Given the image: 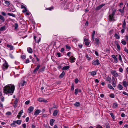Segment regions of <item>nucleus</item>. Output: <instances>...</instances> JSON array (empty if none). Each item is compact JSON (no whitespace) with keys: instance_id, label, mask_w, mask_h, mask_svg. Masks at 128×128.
I'll list each match as a JSON object with an SVG mask.
<instances>
[{"instance_id":"f257e3e1","label":"nucleus","mask_w":128,"mask_h":128,"mask_svg":"<svg viewBox=\"0 0 128 128\" xmlns=\"http://www.w3.org/2000/svg\"><path fill=\"white\" fill-rule=\"evenodd\" d=\"M15 86L14 84H9L4 86L3 88L4 93L6 94L8 93L12 95L14 90Z\"/></svg>"},{"instance_id":"f03ea898","label":"nucleus","mask_w":128,"mask_h":128,"mask_svg":"<svg viewBox=\"0 0 128 128\" xmlns=\"http://www.w3.org/2000/svg\"><path fill=\"white\" fill-rule=\"evenodd\" d=\"M116 11V9H112V13L111 14H110L109 16V19L110 21H114V16L115 15Z\"/></svg>"},{"instance_id":"7ed1b4c3","label":"nucleus","mask_w":128,"mask_h":128,"mask_svg":"<svg viewBox=\"0 0 128 128\" xmlns=\"http://www.w3.org/2000/svg\"><path fill=\"white\" fill-rule=\"evenodd\" d=\"M122 29L121 30V32L122 33H123L125 31V30L126 28V23L125 22V20H124L122 22Z\"/></svg>"},{"instance_id":"20e7f679","label":"nucleus","mask_w":128,"mask_h":128,"mask_svg":"<svg viewBox=\"0 0 128 128\" xmlns=\"http://www.w3.org/2000/svg\"><path fill=\"white\" fill-rule=\"evenodd\" d=\"M8 67V63L5 61L4 63L3 64L2 66V69L4 70H5L7 69Z\"/></svg>"},{"instance_id":"39448f33","label":"nucleus","mask_w":128,"mask_h":128,"mask_svg":"<svg viewBox=\"0 0 128 128\" xmlns=\"http://www.w3.org/2000/svg\"><path fill=\"white\" fill-rule=\"evenodd\" d=\"M110 72L115 77H117L119 76L118 74L116 72V71L115 70H112Z\"/></svg>"},{"instance_id":"423d86ee","label":"nucleus","mask_w":128,"mask_h":128,"mask_svg":"<svg viewBox=\"0 0 128 128\" xmlns=\"http://www.w3.org/2000/svg\"><path fill=\"white\" fill-rule=\"evenodd\" d=\"M92 64L96 66L100 64L99 60L97 59L96 60H94L92 62Z\"/></svg>"},{"instance_id":"0eeeda50","label":"nucleus","mask_w":128,"mask_h":128,"mask_svg":"<svg viewBox=\"0 0 128 128\" xmlns=\"http://www.w3.org/2000/svg\"><path fill=\"white\" fill-rule=\"evenodd\" d=\"M42 112V110H36L34 112V115L35 116H37L39 114Z\"/></svg>"},{"instance_id":"6e6552de","label":"nucleus","mask_w":128,"mask_h":128,"mask_svg":"<svg viewBox=\"0 0 128 128\" xmlns=\"http://www.w3.org/2000/svg\"><path fill=\"white\" fill-rule=\"evenodd\" d=\"M37 67L36 68L33 70V72L35 74L36 72V71L38 70L40 66V64H38L37 65Z\"/></svg>"},{"instance_id":"1a4fd4ad","label":"nucleus","mask_w":128,"mask_h":128,"mask_svg":"<svg viewBox=\"0 0 128 128\" xmlns=\"http://www.w3.org/2000/svg\"><path fill=\"white\" fill-rule=\"evenodd\" d=\"M69 60H70V62H74L75 61L76 58L72 56L70 57Z\"/></svg>"},{"instance_id":"9d476101","label":"nucleus","mask_w":128,"mask_h":128,"mask_svg":"<svg viewBox=\"0 0 128 128\" xmlns=\"http://www.w3.org/2000/svg\"><path fill=\"white\" fill-rule=\"evenodd\" d=\"M38 100L40 102H48L46 100H45L44 99L42 98H39Z\"/></svg>"},{"instance_id":"9b49d317","label":"nucleus","mask_w":128,"mask_h":128,"mask_svg":"<svg viewBox=\"0 0 128 128\" xmlns=\"http://www.w3.org/2000/svg\"><path fill=\"white\" fill-rule=\"evenodd\" d=\"M112 58L114 59V62L117 63L118 62V59L116 56L114 55H112Z\"/></svg>"},{"instance_id":"f8f14e48","label":"nucleus","mask_w":128,"mask_h":128,"mask_svg":"<svg viewBox=\"0 0 128 128\" xmlns=\"http://www.w3.org/2000/svg\"><path fill=\"white\" fill-rule=\"evenodd\" d=\"M105 5V4H101L99 6H98L96 8V10H98L100 9L101 8H102L103 6H104Z\"/></svg>"},{"instance_id":"ddd939ff","label":"nucleus","mask_w":128,"mask_h":128,"mask_svg":"<svg viewBox=\"0 0 128 128\" xmlns=\"http://www.w3.org/2000/svg\"><path fill=\"white\" fill-rule=\"evenodd\" d=\"M89 73L91 74V75L92 76H95L96 74V70H94L92 72H89Z\"/></svg>"},{"instance_id":"4468645a","label":"nucleus","mask_w":128,"mask_h":128,"mask_svg":"<svg viewBox=\"0 0 128 128\" xmlns=\"http://www.w3.org/2000/svg\"><path fill=\"white\" fill-rule=\"evenodd\" d=\"M34 109V108L32 106L28 108V111L29 113L31 112H32Z\"/></svg>"},{"instance_id":"2eb2a0df","label":"nucleus","mask_w":128,"mask_h":128,"mask_svg":"<svg viewBox=\"0 0 128 128\" xmlns=\"http://www.w3.org/2000/svg\"><path fill=\"white\" fill-rule=\"evenodd\" d=\"M122 84L123 86L125 87H126L128 85V83L126 81H123L122 82Z\"/></svg>"},{"instance_id":"dca6fc26","label":"nucleus","mask_w":128,"mask_h":128,"mask_svg":"<svg viewBox=\"0 0 128 128\" xmlns=\"http://www.w3.org/2000/svg\"><path fill=\"white\" fill-rule=\"evenodd\" d=\"M26 83V82L24 80H23L21 81L19 83V85H20L22 86H24V85Z\"/></svg>"},{"instance_id":"f3484780","label":"nucleus","mask_w":128,"mask_h":128,"mask_svg":"<svg viewBox=\"0 0 128 128\" xmlns=\"http://www.w3.org/2000/svg\"><path fill=\"white\" fill-rule=\"evenodd\" d=\"M95 43L96 45L100 43V40L98 38H96L95 39Z\"/></svg>"},{"instance_id":"a211bd4d","label":"nucleus","mask_w":128,"mask_h":128,"mask_svg":"<svg viewBox=\"0 0 128 128\" xmlns=\"http://www.w3.org/2000/svg\"><path fill=\"white\" fill-rule=\"evenodd\" d=\"M118 104L116 102L114 103L113 104L112 106L114 108H116L118 107Z\"/></svg>"},{"instance_id":"6ab92c4d","label":"nucleus","mask_w":128,"mask_h":128,"mask_svg":"<svg viewBox=\"0 0 128 128\" xmlns=\"http://www.w3.org/2000/svg\"><path fill=\"white\" fill-rule=\"evenodd\" d=\"M70 68V66H64L62 68V70H67L68 69Z\"/></svg>"},{"instance_id":"aec40b11","label":"nucleus","mask_w":128,"mask_h":128,"mask_svg":"<svg viewBox=\"0 0 128 128\" xmlns=\"http://www.w3.org/2000/svg\"><path fill=\"white\" fill-rule=\"evenodd\" d=\"M6 26H3L0 28V31H2L6 30Z\"/></svg>"},{"instance_id":"412c9836","label":"nucleus","mask_w":128,"mask_h":128,"mask_svg":"<svg viewBox=\"0 0 128 128\" xmlns=\"http://www.w3.org/2000/svg\"><path fill=\"white\" fill-rule=\"evenodd\" d=\"M7 46L8 48H10V50H12L13 49L14 47L12 45L9 44H7Z\"/></svg>"},{"instance_id":"4be33fe9","label":"nucleus","mask_w":128,"mask_h":128,"mask_svg":"<svg viewBox=\"0 0 128 128\" xmlns=\"http://www.w3.org/2000/svg\"><path fill=\"white\" fill-rule=\"evenodd\" d=\"M27 50L28 52L30 53H32V49L30 47H28L27 49Z\"/></svg>"},{"instance_id":"5701e85b","label":"nucleus","mask_w":128,"mask_h":128,"mask_svg":"<svg viewBox=\"0 0 128 128\" xmlns=\"http://www.w3.org/2000/svg\"><path fill=\"white\" fill-rule=\"evenodd\" d=\"M58 111L57 110H55L54 111L53 113V115L54 116H56L58 114Z\"/></svg>"},{"instance_id":"b1692460","label":"nucleus","mask_w":128,"mask_h":128,"mask_svg":"<svg viewBox=\"0 0 128 128\" xmlns=\"http://www.w3.org/2000/svg\"><path fill=\"white\" fill-rule=\"evenodd\" d=\"M45 66H44L42 68L40 69L39 70L38 72H42L44 71L45 69Z\"/></svg>"},{"instance_id":"393cba45","label":"nucleus","mask_w":128,"mask_h":128,"mask_svg":"<svg viewBox=\"0 0 128 128\" xmlns=\"http://www.w3.org/2000/svg\"><path fill=\"white\" fill-rule=\"evenodd\" d=\"M16 122H15V120L13 121V123L10 124V125L13 127H15L16 126Z\"/></svg>"},{"instance_id":"a878e982","label":"nucleus","mask_w":128,"mask_h":128,"mask_svg":"<svg viewBox=\"0 0 128 128\" xmlns=\"http://www.w3.org/2000/svg\"><path fill=\"white\" fill-rule=\"evenodd\" d=\"M119 90H121L123 88L122 86L120 84H119L117 86Z\"/></svg>"},{"instance_id":"bb28decb","label":"nucleus","mask_w":128,"mask_h":128,"mask_svg":"<svg viewBox=\"0 0 128 128\" xmlns=\"http://www.w3.org/2000/svg\"><path fill=\"white\" fill-rule=\"evenodd\" d=\"M15 122L16 124H18L20 125V124L22 122V120H18L16 121L15 120Z\"/></svg>"},{"instance_id":"cd10ccee","label":"nucleus","mask_w":128,"mask_h":128,"mask_svg":"<svg viewBox=\"0 0 128 128\" xmlns=\"http://www.w3.org/2000/svg\"><path fill=\"white\" fill-rule=\"evenodd\" d=\"M54 121L55 120L53 119H52L50 120V124L51 126H52L53 125V123Z\"/></svg>"},{"instance_id":"c85d7f7f","label":"nucleus","mask_w":128,"mask_h":128,"mask_svg":"<svg viewBox=\"0 0 128 128\" xmlns=\"http://www.w3.org/2000/svg\"><path fill=\"white\" fill-rule=\"evenodd\" d=\"M0 20H1L2 22H4L5 20V19L4 17L0 15Z\"/></svg>"},{"instance_id":"c756f323","label":"nucleus","mask_w":128,"mask_h":128,"mask_svg":"<svg viewBox=\"0 0 128 128\" xmlns=\"http://www.w3.org/2000/svg\"><path fill=\"white\" fill-rule=\"evenodd\" d=\"M106 80L107 81H109V82H110V80H111V78L109 76H107L106 78H105Z\"/></svg>"},{"instance_id":"7c9ffc66","label":"nucleus","mask_w":128,"mask_h":128,"mask_svg":"<svg viewBox=\"0 0 128 128\" xmlns=\"http://www.w3.org/2000/svg\"><path fill=\"white\" fill-rule=\"evenodd\" d=\"M65 74V73L64 71H63L62 72L60 75L59 77L60 78H62L64 76Z\"/></svg>"},{"instance_id":"2f4dec72","label":"nucleus","mask_w":128,"mask_h":128,"mask_svg":"<svg viewBox=\"0 0 128 128\" xmlns=\"http://www.w3.org/2000/svg\"><path fill=\"white\" fill-rule=\"evenodd\" d=\"M36 36H34V40L36 42L38 43L40 42V38H39V39L37 40V41H36Z\"/></svg>"},{"instance_id":"473e14b6","label":"nucleus","mask_w":128,"mask_h":128,"mask_svg":"<svg viewBox=\"0 0 128 128\" xmlns=\"http://www.w3.org/2000/svg\"><path fill=\"white\" fill-rule=\"evenodd\" d=\"M95 31L94 30L92 32V38L93 41L94 40V36L95 33Z\"/></svg>"},{"instance_id":"72a5a7b5","label":"nucleus","mask_w":128,"mask_h":128,"mask_svg":"<svg viewBox=\"0 0 128 128\" xmlns=\"http://www.w3.org/2000/svg\"><path fill=\"white\" fill-rule=\"evenodd\" d=\"M80 102H75L74 104V105L76 106H80Z\"/></svg>"},{"instance_id":"f704fd0d","label":"nucleus","mask_w":128,"mask_h":128,"mask_svg":"<svg viewBox=\"0 0 128 128\" xmlns=\"http://www.w3.org/2000/svg\"><path fill=\"white\" fill-rule=\"evenodd\" d=\"M114 36L115 38L118 39H119L120 38L119 36L116 33L115 34Z\"/></svg>"},{"instance_id":"c9c22d12","label":"nucleus","mask_w":128,"mask_h":128,"mask_svg":"<svg viewBox=\"0 0 128 128\" xmlns=\"http://www.w3.org/2000/svg\"><path fill=\"white\" fill-rule=\"evenodd\" d=\"M108 87L111 89L114 90V88L112 87V86L110 84H108Z\"/></svg>"},{"instance_id":"e433bc0d","label":"nucleus","mask_w":128,"mask_h":128,"mask_svg":"<svg viewBox=\"0 0 128 128\" xmlns=\"http://www.w3.org/2000/svg\"><path fill=\"white\" fill-rule=\"evenodd\" d=\"M5 1V4L7 6H8L10 4V2L9 1H6L5 0H4Z\"/></svg>"},{"instance_id":"4c0bfd02","label":"nucleus","mask_w":128,"mask_h":128,"mask_svg":"<svg viewBox=\"0 0 128 128\" xmlns=\"http://www.w3.org/2000/svg\"><path fill=\"white\" fill-rule=\"evenodd\" d=\"M8 14L9 16H11L13 17H15V15L12 13H8Z\"/></svg>"},{"instance_id":"58836bf2","label":"nucleus","mask_w":128,"mask_h":128,"mask_svg":"<svg viewBox=\"0 0 128 128\" xmlns=\"http://www.w3.org/2000/svg\"><path fill=\"white\" fill-rule=\"evenodd\" d=\"M109 96L110 98H114V95L113 94H111L109 95Z\"/></svg>"},{"instance_id":"ea45409f","label":"nucleus","mask_w":128,"mask_h":128,"mask_svg":"<svg viewBox=\"0 0 128 128\" xmlns=\"http://www.w3.org/2000/svg\"><path fill=\"white\" fill-rule=\"evenodd\" d=\"M122 43L124 45H125L126 44V42L125 40H122L121 41Z\"/></svg>"},{"instance_id":"a19ab883","label":"nucleus","mask_w":128,"mask_h":128,"mask_svg":"<svg viewBox=\"0 0 128 128\" xmlns=\"http://www.w3.org/2000/svg\"><path fill=\"white\" fill-rule=\"evenodd\" d=\"M21 57L22 59L24 60L26 58V56L25 55H22Z\"/></svg>"},{"instance_id":"79ce46f5","label":"nucleus","mask_w":128,"mask_h":128,"mask_svg":"<svg viewBox=\"0 0 128 128\" xmlns=\"http://www.w3.org/2000/svg\"><path fill=\"white\" fill-rule=\"evenodd\" d=\"M110 114L111 116L113 118V119H114V114H113L112 113H110Z\"/></svg>"},{"instance_id":"37998d69","label":"nucleus","mask_w":128,"mask_h":128,"mask_svg":"<svg viewBox=\"0 0 128 128\" xmlns=\"http://www.w3.org/2000/svg\"><path fill=\"white\" fill-rule=\"evenodd\" d=\"M78 88H76L75 90L74 94L76 95L78 94Z\"/></svg>"},{"instance_id":"c03bdc74","label":"nucleus","mask_w":128,"mask_h":128,"mask_svg":"<svg viewBox=\"0 0 128 128\" xmlns=\"http://www.w3.org/2000/svg\"><path fill=\"white\" fill-rule=\"evenodd\" d=\"M112 85L114 87H115L116 86V81H112Z\"/></svg>"},{"instance_id":"a18cd8bd","label":"nucleus","mask_w":128,"mask_h":128,"mask_svg":"<svg viewBox=\"0 0 128 128\" xmlns=\"http://www.w3.org/2000/svg\"><path fill=\"white\" fill-rule=\"evenodd\" d=\"M74 89V84H72L71 86V90H72Z\"/></svg>"},{"instance_id":"49530a36","label":"nucleus","mask_w":128,"mask_h":128,"mask_svg":"<svg viewBox=\"0 0 128 128\" xmlns=\"http://www.w3.org/2000/svg\"><path fill=\"white\" fill-rule=\"evenodd\" d=\"M53 8V7H51L47 8H46V9L47 10H52V9Z\"/></svg>"},{"instance_id":"de8ad7c7","label":"nucleus","mask_w":128,"mask_h":128,"mask_svg":"<svg viewBox=\"0 0 128 128\" xmlns=\"http://www.w3.org/2000/svg\"><path fill=\"white\" fill-rule=\"evenodd\" d=\"M118 59L120 62H121L122 61L121 56L119 54L118 55Z\"/></svg>"},{"instance_id":"09e8293b","label":"nucleus","mask_w":128,"mask_h":128,"mask_svg":"<svg viewBox=\"0 0 128 128\" xmlns=\"http://www.w3.org/2000/svg\"><path fill=\"white\" fill-rule=\"evenodd\" d=\"M116 46L118 50H120V47L119 45L117 44H116Z\"/></svg>"},{"instance_id":"8fccbe9b","label":"nucleus","mask_w":128,"mask_h":128,"mask_svg":"<svg viewBox=\"0 0 128 128\" xmlns=\"http://www.w3.org/2000/svg\"><path fill=\"white\" fill-rule=\"evenodd\" d=\"M66 46L67 49L70 50V47L69 46L66 45Z\"/></svg>"},{"instance_id":"3c124183","label":"nucleus","mask_w":128,"mask_h":128,"mask_svg":"<svg viewBox=\"0 0 128 128\" xmlns=\"http://www.w3.org/2000/svg\"><path fill=\"white\" fill-rule=\"evenodd\" d=\"M119 72H122L123 71V69L122 68H120L119 69Z\"/></svg>"},{"instance_id":"603ef678","label":"nucleus","mask_w":128,"mask_h":128,"mask_svg":"<svg viewBox=\"0 0 128 128\" xmlns=\"http://www.w3.org/2000/svg\"><path fill=\"white\" fill-rule=\"evenodd\" d=\"M118 11L120 12L121 13L123 14L124 12V11H123V10L119 9L118 10Z\"/></svg>"},{"instance_id":"864d4df0","label":"nucleus","mask_w":128,"mask_h":128,"mask_svg":"<svg viewBox=\"0 0 128 128\" xmlns=\"http://www.w3.org/2000/svg\"><path fill=\"white\" fill-rule=\"evenodd\" d=\"M56 55L58 57H60V53L59 52H57L56 53Z\"/></svg>"},{"instance_id":"5fc2aeb1","label":"nucleus","mask_w":128,"mask_h":128,"mask_svg":"<svg viewBox=\"0 0 128 128\" xmlns=\"http://www.w3.org/2000/svg\"><path fill=\"white\" fill-rule=\"evenodd\" d=\"M90 42H89L86 41L85 42V44L86 46H88Z\"/></svg>"},{"instance_id":"6e6d98bb","label":"nucleus","mask_w":128,"mask_h":128,"mask_svg":"<svg viewBox=\"0 0 128 128\" xmlns=\"http://www.w3.org/2000/svg\"><path fill=\"white\" fill-rule=\"evenodd\" d=\"M30 102V101L29 100H28L26 101L25 102V104H26L27 105L29 104Z\"/></svg>"},{"instance_id":"4d7b16f0","label":"nucleus","mask_w":128,"mask_h":128,"mask_svg":"<svg viewBox=\"0 0 128 128\" xmlns=\"http://www.w3.org/2000/svg\"><path fill=\"white\" fill-rule=\"evenodd\" d=\"M11 112H8L6 113V114L7 115H11Z\"/></svg>"},{"instance_id":"13d9d810","label":"nucleus","mask_w":128,"mask_h":128,"mask_svg":"<svg viewBox=\"0 0 128 128\" xmlns=\"http://www.w3.org/2000/svg\"><path fill=\"white\" fill-rule=\"evenodd\" d=\"M18 27V24H15L14 26V28L15 29H17Z\"/></svg>"},{"instance_id":"bf43d9fd","label":"nucleus","mask_w":128,"mask_h":128,"mask_svg":"<svg viewBox=\"0 0 128 128\" xmlns=\"http://www.w3.org/2000/svg\"><path fill=\"white\" fill-rule=\"evenodd\" d=\"M18 100L17 99H16L15 101H14V104H17L18 103Z\"/></svg>"},{"instance_id":"052dcab7","label":"nucleus","mask_w":128,"mask_h":128,"mask_svg":"<svg viewBox=\"0 0 128 128\" xmlns=\"http://www.w3.org/2000/svg\"><path fill=\"white\" fill-rule=\"evenodd\" d=\"M30 62L28 58L26 60L25 63L27 64Z\"/></svg>"},{"instance_id":"680f3d73","label":"nucleus","mask_w":128,"mask_h":128,"mask_svg":"<svg viewBox=\"0 0 128 128\" xmlns=\"http://www.w3.org/2000/svg\"><path fill=\"white\" fill-rule=\"evenodd\" d=\"M22 127L24 128H26V124H22Z\"/></svg>"},{"instance_id":"e2e57ef3","label":"nucleus","mask_w":128,"mask_h":128,"mask_svg":"<svg viewBox=\"0 0 128 128\" xmlns=\"http://www.w3.org/2000/svg\"><path fill=\"white\" fill-rule=\"evenodd\" d=\"M78 80L77 78H76L75 80V82L76 84L78 82Z\"/></svg>"},{"instance_id":"0e129e2a","label":"nucleus","mask_w":128,"mask_h":128,"mask_svg":"<svg viewBox=\"0 0 128 128\" xmlns=\"http://www.w3.org/2000/svg\"><path fill=\"white\" fill-rule=\"evenodd\" d=\"M78 46L79 48H81L82 47V44H78Z\"/></svg>"},{"instance_id":"69168bd1","label":"nucleus","mask_w":128,"mask_h":128,"mask_svg":"<svg viewBox=\"0 0 128 128\" xmlns=\"http://www.w3.org/2000/svg\"><path fill=\"white\" fill-rule=\"evenodd\" d=\"M1 14L2 15L4 16H6V13L4 12H2Z\"/></svg>"},{"instance_id":"338daca9","label":"nucleus","mask_w":128,"mask_h":128,"mask_svg":"<svg viewBox=\"0 0 128 128\" xmlns=\"http://www.w3.org/2000/svg\"><path fill=\"white\" fill-rule=\"evenodd\" d=\"M122 93L123 94H124V95L128 96V94L126 92H123Z\"/></svg>"},{"instance_id":"774afa93","label":"nucleus","mask_w":128,"mask_h":128,"mask_svg":"<svg viewBox=\"0 0 128 128\" xmlns=\"http://www.w3.org/2000/svg\"><path fill=\"white\" fill-rule=\"evenodd\" d=\"M96 128H102V126H98Z\"/></svg>"}]
</instances>
